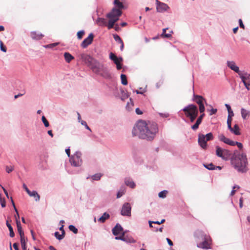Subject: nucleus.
I'll return each mask as SVG.
<instances>
[{
  "instance_id": "obj_37",
  "label": "nucleus",
  "mask_w": 250,
  "mask_h": 250,
  "mask_svg": "<svg viewBox=\"0 0 250 250\" xmlns=\"http://www.w3.org/2000/svg\"><path fill=\"white\" fill-rule=\"evenodd\" d=\"M216 155L218 156H223V149L218 146L216 147Z\"/></svg>"
},
{
  "instance_id": "obj_17",
  "label": "nucleus",
  "mask_w": 250,
  "mask_h": 250,
  "mask_svg": "<svg viewBox=\"0 0 250 250\" xmlns=\"http://www.w3.org/2000/svg\"><path fill=\"white\" fill-rule=\"evenodd\" d=\"M27 194L29 196L34 197L36 202L40 201V196L36 191L33 190L31 191L30 190L28 192Z\"/></svg>"
},
{
  "instance_id": "obj_9",
  "label": "nucleus",
  "mask_w": 250,
  "mask_h": 250,
  "mask_svg": "<svg viewBox=\"0 0 250 250\" xmlns=\"http://www.w3.org/2000/svg\"><path fill=\"white\" fill-rule=\"evenodd\" d=\"M156 10L158 12H163L169 8L167 4L162 2L158 0H156Z\"/></svg>"
},
{
  "instance_id": "obj_36",
  "label": "nucleus",
  "mask_w": 250,
  "mask_h": 250,
  "mask_svg": "<svg viewBox=\"0 0 250 250\" xmlns=\"http://www.w3.org/2000/svg\"><path fill=\"white\" fill-rule=\"evenodd\" d=\"M204 166L209 170H213L215 169V167L213 165L212 163L204 164Z\"/></svg>"
},
{
  "instance_id": "obj_45",
  "label": "nucleus",
  "mask_w": 250,
  "mask_h": 250,
  "mask_svg": "<svg viewBox=\"0 0 250 250\" xmlns=\"http://www.w3.org/2000/svg\"><path fill=\"white\" fill-rule=\"evenodd\" d=\"M114 39L115 40V41L118 42L119 43H120L121 42H123L121 38L120 37V36L118 35H114Z\"/></svg>"
},
{
  "instance_id": "obj_22",
  "label": "nucleus",
  "mask_w": 250,
  "mask_h": 250,
  "mask_svg": "<svg viewBox=\"0 0 250 250\" xmlns=\"http://www.w3.org/2000/svg\"><path fill=\"white\" fill-rule=\"evenodd\" d=\"M110 217V215L108 213H106V212H104L103 215L100 217L98 220V221L100 222V223H103L104 222H105V221L108 219Z\"/></svg>"
},
{
  "instance_id": "obj_38",
  "label": "nucleus",
  "mask_w": 250,
  "mask_h": 250,
  "mask_svg": "<svg viewBox=\"0 0 250 250\" xmlns=\"http://www.w3.org/2000/svg\"><path fill=\"white\" fill-rule=\"evenodd\" d=\"M68 228L70 231H72L75 234L78 233V229L74 226L71 225L69 226Z\"/></svg>"
},
{
  "instance_id": "obj_20",
  "label": "nucleus",
  "mask_w": 250,
  "mask_h": 250,
  "mask_svg": "<svg viewBox=\"0 0 250 250\" xmlns=\"http://www.w3.org/2000/svg\"><path fill=\"white\" fill-rule=\"evenodd\" d=\"M241 114L242 117L244 120H246V119H247V118L249 117L250 115V111L247 110L244 108H241Z\"/></svg>"
},
{
  "instance_id": "obj_29",
  "label": "nucleus",
  "mask_w": 250,
  "mask_h": 250,
  "mask_svg": "<svg viewBox=\"0 0 250 250\" xmlns=\"http://www.w3.org/2000/svg\"><path fill=\"white\" fill-rule=\"evenodd\" d=\"M102 176V174L101 173H96V174L91 176V177H88L87 178V179L90 178L92 181H93V180L98 181L101 179Z\"/></svg>"
},
{
  "instance_id": "obj_57",
  "label": "nucleus",
  "mask_w": 250,
  "mask_h": 250,
  "mask_svg": "<svg viewBox=\"0 0 250 250\" xmlns=\"http://www.w3.org/2000/svg\"><path fill=\"white\" fill-rule=\"evenodd\" d=\"M135 112L138 115H141L143 114V112L139 108H137L136 109Z\"/></svg>"
},
{
  "instance_id": "obj_47",
  "label": "nucleus",
  "mask_w": 250,
  "mask_h": 250,
  "mask_svg": "<svg viewBox=\"0 0 250 250\" xmlns=\"http://www.w3.org/2000/svg\"><path fill=\"white\" fill-rule=\"evenodd\" d=\"M231 117L230 116H228V119H227V124H228V127L229 128H231Z\"/></svg>"
},
{
  "instance_id": "obj_63",
  "label": "nucleus",
  "mask_w": 250,
  "mask_h": 250,
  "mask_svg": "<svg viewBox=\"0 0 250 250\" xmlns=\"http://www.w3.org/2000/svg\"><path fill=\"white\" fill-rule=\"evenodd\" d=\"M239 207L240 208L243 207V198H240L239 199Z\"/></svg>"
},
{
  "instance_id": "obj_34",
  "label": "nucleus",
  "mask_w": 250,
  "mask_h": 250,
  "mask_svg": "<svg viewBox=\"0 0 250 250\" xmlns=\"http://www.w3.org/2000/svg\"><path fill=\"white\" fill-rule=\"evenodd\" d=\"M123 241L127 243H135L136 240L132 237H124Z\"/></svg>"
},
{
  "instance_id": "obj_48",
  "label": "nucleus",
  "mask_w": 250,
  "mask_h": 250,
  "mask_svg": "<svg viewBox=\"0 0 250 250\" xmlns=\"http://www.w3.org/2000/svg\"><path fill=\"white\" fill-rule=\"evenodd\" d=\"M11 202H12V205H13V207H14V210H15V212L17 213V215H18V218H20V216H19V213H18V210H17V208H16V206H15V204H14V201H13V199H12V197L11 198Z\"/></svg>"
},
{
  "instance_id": "obj_56",
  "label": "nucleus",
  "mask_w": 250,
  "mask_h": 250,
  "mask_svg": "<svg viewBox=\"0 0 250 250\" xmlns=\"http://www.w3.org/2000/svg\"><path fill=\"white\" fill-rule=\"evenodd\" d=\"M216 112H217V109L212 108L210 111V115L215 114H216Z\"/></svg>"
},
{
  "instance_id": "obj_41",
  "label": "nucleus",
  "mask_w": 250,
  "mask_h": 250,
  "mask_svg": "<svg viewBox=\"0 0 250 250\" xmlns=\"http://www.w3.org/2000/svg\"><path fill=\"white\" fill-rule=\"evenodd\" d=\"M42 120L45 127L49 126V122H48V121L46 120V118L44 116H42Z\"/></svg>"
},
{
  "instance_id": "obj_24",
  "label": "nucleus",
  "mask_w": 250,
  "mask_h": 250,
  "mask_svg": "<svg viewBox=\"0 0 250 250\" xmlns=\"http://www.w3.org/2000/svg\"><path fill=\"white\" fill-rule=\"evenodd\" d=\"M203 118L200 116L198 118L195 124L191 126V128L195 130L198 128L199 125L201 124Z\"/></svg>"
},
{
  "instance_id": "obj_10",
  "label": "nucleus",
  "mask_w": 250,
  "mask_h": 250,
  "mask_svg": "<svg viewBox=\"0 0 250 250\" xmlns=\"http://www.w3.org/2000/svg\"><path fill=\"white\" fill-rule=\"evenodd\" d=\"M227 66L232 70L237 73L239 75V77L243 75V74L240 71L239 67L236 65L234 62L228 61Z\"/></svg>"
},
{
  "instance_id": "obj_64",
  "label": "nucleus",
  "mask_w": 250,
  "mask_h": 250,
  "mask_svg": "<svg viewBox=\"0 0 250 250\" xmlns=\"http://www.w3.org/2000/svg\"><path fill=\"white\" fill-rule=\"evenodd\" d=\"M13 248L15 249V250H19L18 248V245L17 243H14L13 244Z\"/></svg>"
},
{
  "instance_id": "obj_59",
  "label": "nucleus",
  "mask_w": 250,
  "mask_h": 250,
  "mask_svg": "<svg viewBox=\"0 0 250 250\" xmlns=\"http://www.w3.org/2000/svg\"><path fill=\"white\" fill-rule=\"evenodd\" d=\"M22 187L27 193H28V192L30 191V190L28 189V188L25 184H23Z\"/></svg>"
},
{
  "instance_id": "obj_16",
  "label": "nucleus",
  "mask_w": 250,
  "mask_h": 250,
  "mask_svg": "<svg viewBox=\"0 0 250 250\" xmlns=\"http://www.w3.org/2000/svg\"><path fill=\"white\" fill-rule=\"evenodd\" d=\"M30 36L32 39L35 40H41L44 36L42 34L37 33L35 31L31 32L30 33Z\"/></svg>"
},
{
  "instance_id": "obj_54",
  "label": "nucleus",
  "mask_w": 250,
  "mask_h": 250,
  "mask_svg": "<svg viewBox=\"0 0 250 250\" xmlns=\"http://www.w3.org/2000/svg\"><path fill=\"white\" fill-rule=\"evenodd\" d=\"M124 233H123V235L122 236H116L115 237V239L116 240H121L122 241H123L124 239Z\"/></svg>"
},
{
  "instance_id": "obj_7",
  "label": "nucleus",
  "mask_w": 250,
  "mask_h": 250,
  "mask_svg": "<svg viewBox=\"0 0 250 250\" xmlns=\"http://www.w3.org/2000/svg\"><path fill=\"white\" fill-rule=\"evenodd\" d=\"M122 14V11H121V10L117 9L116 8H113L112 11L107 14L106 17L108 18H111L113 19H116L117 18L118 21L120 16H121Z\"/></svg>"
},
{
  "instance_id": "obj_50",
  "label": "nucleus",
  "mask_w": 250,
  "mask_h": 250,
  "mask_svg": "<svg viewBox=\"0 0 250 250\" xmlns=\"http://www.w3.org/2000/svg\"><path fill=\"white\" fill-rule=\"evenodd\" d=\"M159 114L161 117L163 118H167L169 117V114L167 113H159Z\"/></svg>"
},
{
  "instance_id": "obj_35",
  "label": "nucleus",
  "mask_w": 250,
  "mask_h": 250,
  "mask_svg": "<svg viewBox=\"0 0 250 250\" xmlns=\"http://www.w3.org/2000/svg\"><path fill=\"white\" fill-rule=\"evenodd\" d=\"M121 79L122 83L123 85H126L127 84V78H126V76L125 75L121 74Z\"/></svg>"
},
{
  "instance_id": "obj_28",
  "label": "nucleus",
  "mask_w": 250,
  "mask_h": 250,
  "mask_svg": "<svg viewBox=\"0 0 250 250\" xmlns=\"http://www.w3.org/2000/svg\"><path fill=\"white\" fill-rule=\"evenodd\" d=\"M21 238V248L23 250H27L26 247V241L27 239L25 238V236H23L22 237H20Z\"/></svg>"
},
{
  "instance_id": "obj_1",
  "label": "nucleus",
  "mask_w": 250,
  "mask_h": 250,
  "mask_svg": "<svg viewBox=\"0 0 250 250\" xmlns=\"http://www.w3.org/2000/svg\"><path fill=\"white\" fill-rule=\"evenodd\" d=\"M158 132L157 124L150 122L139 121L133 127L132 134L133 136H138L140 138L147 141L153 140Z\"/></svg>"
},
{
  "instance_id": "obj_11",
  "label": "nucleus",
  "mask_w": 250,
  "mask_h": 250,
  "mask_svg": "<svg viewBox=\"0 0 250 250\" xmlns=\"http://www.w3.org/2000/svg\"><path fill=\"white\" fill-rule=\"evenodd\" d=\"M94 35L92 33L89 34L88 37L85 39L81 43V46L83 48H86L89 45L92 43L93 40Z\"/></svg>"
},
{
  "instance_id": "obj_43",
  "label": "nucleus",
  "mask_w": 250,
  "mask_h": 250,
  "mask_svg": "<svg viewBox=\"0 0 250 250\" xmlns=\"http://www.w3.org/2000/svg\"><path fill=\"white\" fill-rule=\"evenodd\" d=\"M59 43H53L49 44L47 45H45L44 46V47L45 48H52L55 46H56Z\"/></svg>"
},
{
  "instance_id": "obj_18",
  "label": "nucleus",
  "mask_w": 250,
  "mask_h": 250,
  "mask_svg": "<svg viewBox=\"0 0 250 250\" xmlns=\"http://www.w3.org/2000/svg\"><path fill=\"white\" fill-rule=\"evenodd\" d=\"M16 224L17 226L18 231L20 235V237L24 236V232L22 230L21 222L19 220H18L17 218H16Z\"/></svg>"
},
{
  "instance_id": "obj_8",
  "label": "nucleus",
  "mask_w": 250,
  "mask_h": 250,
  "mask_svg": "<svg viewBox=\"0 0 250 250\" xmlns=\"http://www.w3.org/2000/svg\"><path fill=\"white\" fill-rule=\"evenodd\" d=\"M131 210V207L130 204L128 203H125L122 206L121 213L123 216H130Z\"/></svg>"
},
{
  "instance_id": "obj_61",
  "label": "nucleus",
  "mask_w": 250,
  "mask_h": 250,
  "mask_svg": "<svg viewBox=\"0 0 250 250\" xmlns=\"http://www.w3.org/2000/svg\"><path fill=\"white\" fill-rule=\"evenodd\" d=\"M116 67L118 70H120L122 68L121 62L116 64Z\"/></svg>"
},
{
  "instance_id": "obj_19",
  "label": "nucleus",
  "mask_w": 250,
  "mask_h": 250,
  "mask_svg": "<svg viewBox=\"0 0 250 250\" xmlns=\"http://www.w3.org/2000/svg\"><path fill=\"white\" fill-rule=\"evenodd\" d=\"M229 129L230 130L231 132L233 133L236 135H239L241 134L240 132V128L239 127V126L237 124H235L234 125L233 127H232L231 126V128Z\"/></svg>"
},
{
  "instance_id": "obj_33",
  "label": "nucleus",
  "mask_w": 250,
  "mask_h": 250,
  "mask_svg": "<svg viewBox=\"0 0 250 250\" xmlns=\"http://www.w3.org/2000/svg\"><path fill=\"white\" fill-rule=\"evenodd\" d=\"M6 226L8 227L9 230L10 231V236L11 237H13L15 236V233L14 232L13 228L11 225L8 223V221H6Z\"/></svg>"
},
{
  "instance_id": "obj_27",
  "label": "nucleus",
  "mask_w": 250,
  "mask_h": 250,
  "mask_svg": "<svg viewBox=\"0 0 250 250\" xmlns=\"http://www.w3.org/2000/svg\"><path fill=\"white\" fill-rule=\"evenodd\" d=\"M167 29V28H164L163 29V32L161 35V37L166 38H170L171 37V34L173 32L170 31L169 33H166V32Z\"/></svg>"
},
{
  "instance_id": "obj_4",
  "label": "nucleus",
  "mask_w": 250,
  "mask_h": 250,
  "mask_svg": "<svg viewBox=\"0 0 250 250\" xmlns=\"http://www.w3.org/2000/svg\"><path fill=\"white\" fill-rule=\"evenodd\" d=\"M213 139V134L211 132L204 135L199 133L198 135V143L201 148L206 149L208 147L207 142Z\"/></svg>"
},
{
  "instance_id": "obj_30",
  "label": "nucleus",
  "mask_w": 250,
  "mask_h": 250,
  "mask_svg": "<svg viewBox=\"0 0 250 250\" xmlns=\"http://www.w3.org/2000/svg\"><path fill=\"white\" fill-rule=\"evenodd\" d=\"M109 20L108 21V24L107 25L108 28L109 29L113 28L114 25L115 23L118 21V19L116 18V19L109 18Z\"/></svg>"
},
{
  "instance_id": "obj_31",
  "label": "nucleus",
  "mask_w": 250,
  "mask_h": 250,
  "mask_svg": "<svg viewBox=\"0 0 250 250\" xmlns=\"http://www.w3.org/2000/svg\"><path fill=\"white\" fill-rule=\"evenodd\" d=\"M97 23L100 25V26H103V25H106V21L105 19L104 18H98L97 20Z\"/></svg>"
},
{
  "instance_id": "obj_15",
  "label": "nucleus",
  "mask_w": 250,
  "mask_h": 250,
  "mask_svg": "<svg viewBox=\"0 0 250 250\" xmlns=\"http://www.w3.org/2000/svg\"><path fill=\"white\" fill-rule=\"evenodd\" d=\"M109 58L114 62L116 64L121 62L123 61L122 58H118L114 53H110L109 54Z\"/></svg>"
},
{
  "instance_id": "obj_6",
  "label": "nucleus",
  "mask_w": 250,
  "mask_h": 250,
  "mask_svg": "<svg viewBox=\"0 0 250 250\" xmlns=\"http://www.w3.org/2000/svg\"><path fill=\"white\" fill-rule=\"evenodd\" d=\"M193 100L199 105V110L200 112H204L205 110L204 104H206L207 102L206 99L202 96L194 95Z\"/></svg>"
},
{
  "instance_id": "obj_46",
  "label": "nucleus",
  "mask_w": 250,
  "mask_h": 250,
  "mask_svg": "<svg viewBox=\"0 0 250 250\" xmlns=\"http://www.w3.org/2000/svg\"><path fill=\"white\" fill-rule=\"evenodd\" d=\"M0 50L4 52H6V47L3 44V43L2 42V41H0Z\"/></svg>"
},
{
  "instance_id": "obj_3",
  "label": "nucleus",
  "mask_w": 250,
  "mask_h": 250,
  "mask_svg": "<svg viewBox=\"0 0 250 250\" xmlns=\"http://www.w3.org/2000/svg\"><path fill=\"white\" fill-rule=\"evenodd\" d=\"M230 163L232 167L239 172L245 173L247 171V157H231Z\"/></svg>"
},
{
  "instance_id": "obj_40",
  "label": "nucleus",
  "mask_w": 250,
  "mask_h": 250,
  "mask_svg": "<svg viewBox=\"0 0 250 250\" xmlns=\"http://www.w3.org/2000/svg\"><path fill=\"white\" fill-rule=\"evenodd\" d=\"M167 191V190H163L159 193L158 196L160 198H164L166 197Z\"/></svg>"
},
{
  "instance_id": "obj_39",
  "label": "nucleus",
  "mask_w": 250,
  "mask_h": 250,
  "mask_svg": "<svg viewBox=\"0 0 250 250\" xmlns=\"http://www.w3.org/2000/svg\"><path fill=\"white\" fill-rule=\"evenodd\" d=\"M54 235H55V236L56 237V238L59 240H62L64 237V234H60V233L58 232H55Z\"/></svg>"
},
{
  "instance_id": "obj_42",
  "label": "nucleus",
  "mask_w": 250,
  "mask_h": 250,
  "mask_svg": "<svg viewBox=\"0 0 250 250\" xmlns=\"http://www.w3.org/2000/svg\"><path fill=\"white\" fill-rule=\"evenodd\" d=\"M125 189L120 190L117 193V198H120L125 194Z\"/></svg>"
},
{
  "instance_id": "obj_13",
  "label": "nucleus",
  "mask_w": 250,
  "mask_h": 250,
  "mask_svg": "<svg viewBox=\"0 0 250 250\" xmlns=\"http://www.w3.org/2000/svg\"><path fill=\"white\" fill-rule=\"evenodd\" d=\"M69 162L72 166L80 167L82 165L83 161L81 157H70Z\"/></svg>"
},
{
  "instance_id": "obj_25",
  "label": "nucleus",
  "mask_w": 250,
  "mask_h": 250,
  "mask_svg": "<svg viewBox=\"0 0 250 250\" xmlns=\"http://www.w3.org/2000/svg\"><path fill=\"white\" fill-rule=\"evenodd\" d=\"M241 78L242 82L244 83V85L245 86L246 88L249 90H250V83L247 82L246 81V78H245V75L243 74L240 77Z\"/></svg>"
},
{
  "instance_id": "obj_2",
  "label": "nucleus",
  "mask_w": 250,
  "mask_h": 250,
  "mask_svg": "<svg viewBox=\"0 0 250 250\" xmlns=\"http://www.w3.org/2000/svg\"><path fill=\"white\" fill-rule=\"evenodd\" d=\"M80 58L95 73H99L104 67L102 64L87 54H81Z\"/></svg>"
},
{
  "instance_id": "obj_49",
  "label": "nucleus",
  "mask_w": 250,
  "mask_h": 250,
  "mask_svg": "<svg viewBox=\"0 0 250 250\" xmlns=\"http://www.w3.org/2000/svg\"><path fill=\"white\" fill-rule=\"evenodd\" d=\"M0 203L2 208H4L5 207V200L3 198H2L1 196H0Z\"/></svg>"
},
{
  "instance_id": "obj_14",
  "label": "nucleus",
  "mask_w": 250,
  "mask_h": 250,
  "mask_svg": "<svg viewBox=\"0 0 250 250\" xmlns=\"http://www.w3.org/2000/svg\"><path fill=\"white\" fill-rule=\"evenodd\" d=\"M123 229L122 226L117 224L112 229V233L114 235H117L122 232Z\"/></svg>"
},
{
  "instance_id": "obj_52",
  "label": "nucleus",
  "mask_w": 250,
  "mask_h": 250,
  "mask_svg": "<svg viewBox=\"0 0 250 250\" xmlns=\"http://www.w3.org/2000/svg\"><path fill=\"white\" fill-rule=\"evenodd\" d=\"M189 118L191 122H193L197 116H186Z\"/></svg>"
},
{
  "instance_id": "obj_62",
  "label": "nucleus",
  "mask_w": 250,
  "mask_h": 250,
  "mask_svg": "<svg viewBox=\"0 0 250 250\" xmlns=\"http://www.w3.org/2000/svg\"><path fill=\"white\" fill-rule=\"evenodd\" d=\"M59 229L62 231V234H65V231L63 229V225H62V226Z\"/></svg>"
},
{
  "instance_id": "obj_26",
  "label": "nucleus",
  "mask_w": 250,
  "mask_h": 250,
  "mask_svg": "<svg viewBox=\"0 0 250 250\" xmlns=\"http://www.w3.org/2000/svg\"><path fill=\"white\" fill-rule=\"evenodd\" d=\"M64 57L65 61L67 62H70L72 60L74 59V57L72 56L69 53L65 52L64 54Z\"/></svg>"
},
{
  "instance_id": "obj_53",
  "label": "nucleus",
  "mask_w": 250,
  "mask_h": 250,
  "mask_svg": "<svg viewBox=\"0 0 250 250\" xmlns=\"http://www.w3.org/2000/svg\"><path fill=\"white\" fill-rule=\"evenodd\" d=\"M239 26L241 28L244 29L245 26L243 23L242 20L241 19L239 20Z\"/></svg>"
},
{
  "instance_id": "obj_12",
  "label": "nucleus",
  "mask_w": 250,
  "mask_h": 250,
  "mask_svg": "<svg viewBox=\"0 0 250 250\" xmlns=\"http://www.w3.org/2000/svg\"><path fill=\"white\" fill-rule=\"evenodd\" d=\"M204 241L199 244L198 247L203 249H208L210 248L209 246L210 244V238L207 235L204 236Z\"/></svg>"
},
{
  "instance_id": "obj_23",
  "label": "nucleus",
  "mask_w": 250,
  "mask_h": 250,
  "mask_svg": "<svg viewBox=\"0 0 250 250\" xmlns=\"http://www.w3.org/2000/svg\"><path fill=\"white\" fill-rule=\"evenodd\" d=\"M125 184L126 186L129 187L130 188H133L135 187V184L133 181V180L130 178H125Z\"/></svg>"
},
{
  "instance_id": "obj_44",
  "label": "nucleus",
  "mask_w": 250,
  "mask_h": 250,
  "mask_svg": "<svg viewBox=\"0 0 250 250\" xmlns=\"http://www.w3.org/2000/svg\"><path fill=\"white\" fill-rule=\"evenodd\" d=\"M84 31L83 30L79 31V32H78V33H77L78 39L79 40L82 39L83 36L84 35Z\"/></svg>"
},
{
  "instance_id": "obj_5",
  "label": "nucleus",
  "mask_w": 250,
  "mask_h": 250,
  "mask_svg": "<svg viewBox=\"0 0 250 250\" xmlns=\"http://www.w3.org/2000/svg\"><path fill=\"white\" fill-rule=\"evenodd\" d=\"M183 110L186 116H198V114L197 106L193 104L186 106Z\"/></svg>"
},
{
  "instance_id": "obj_55",
  "label": "nucleus",
  "mask_w": 250,
  "mask_h": 250,
  "mask_svg": "<svg viewBox=\"0 0 250 250\" xmlns=\"http://www.w3.org/2000/svg\"><path fill=\"white\" fill-rule=\"evenodd\" d=\"M236 145L240 149H242V148H243V145H242V143L236 142Z\"/></svg>"
},
{
  "instance_id": "obj_60",
  "label": "nucleus",
  "mask_w": 250,
  "mask_h": 250,
  "mask_svg": "<svg viewBox=\"0 0 250 250\" xmlns=\"http://www.w3.org/2000/svg\"><path fill=\"white\" fill-rule=\"evenodd\" d=\"M0 186L1 187V188H2L5 195L7 196V198H8V192L7 191H6V190L1 185H0Z\"/></svg>"
},
{
  "instance_id": "obj_58",
  "label": "nucleus",
  "mask_w": 250,
  "mask_h": 250,
  "mask_svg": "<svg viewBox=\"0 0 250 250\" xmlns=\"http://www.w3.org/2000/svg\"><path fill=\"white\" fill-rule=\"evenodd\" d=\"M236 142H234L233 141L229 140L228 145L231 146H234L236 145Z\"/></svg>"
},
{
  "instance_id": "obj_32",
  "label": "nucleus",
  "mask_w": 250,
  "mask_h": 250,
  "mask_svg": "<svg viewBox=\"0 0 250 250\" xmlns=\"http://www.w3.org/2000/svg\"><path fill=\"white\" fill-rule=\"evenodd\" d=\"M219 139L221 141L223 142L228 145L230 140L229 139L226 137L223 134L220 135L219 136Z\"/></svg>"
},
{
  "instance_id": "obj_21",
  "label": "nucleus",
  "mask_w": 250,
  "mask_h": 250,
  "mask_svg": "<svg viewBox=\"0 0 250 250\" xmlns=\"http://www.w3.org/2000/svg\"><path fill=\"white\" fill-rule=\"evenodd\" d=\"M123 1L124 0H114V4L118 8L117 9L121 10L124 8Z\"/></svg>"
},
{
  "instance_id": "obj_51",
  "label": "nucleus",
  "mask_w": 250,
  "mask_h": 250,
  "mask_svg": "<svg viewBox=\"0 0 250 250\" xmlns=\"http://www.w3.org/2000/svg\"><path fill=\"white\" fill-rule=\"evenodd\" d=\"M13 170V167H6V171L7 173H9Z\"/></svg>"
}]
</instances>
